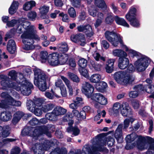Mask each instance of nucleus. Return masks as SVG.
<instances>
[{
  "label": "nucleus",
  "instance_id": "nucleus-60",
  "mask_svg": "<svg viewBox=\"0 0 154 154\" xmlns=\"http://www.w3.org/2000/svg\"><path fill=\"white\" fill-rule=\"evenodd\" d=\"M59 15L62 17V20L63 22H68L69 21V17L66 14H64L63 13H60Z\"/></svg>",
  "mask_w": 154,
  "mask_h": 154
},
{
  "label": "nucleus",
  "instance_id": "nucleus-64",
  "mask_svg": "<svg viewBox=\"0 0 154 154\" xmlns=\"http://www.w3.org/2000/svg\"><path fill=\"white\" fill-rule=\"evenodd\" d=\"M147 154H154V144H151L147 152Z\"/></svg>",
  "mask_w": 154,
  "mask_h": 154
},
{
  "label": "nucleus",
  "instance_id": "nucleus-54",
  "mask_svg": "<svg viewBox=\"0 0 154 154\" xmlns=\"http://www.w3.org/2000/svg\"><path fill=\"white\" fill-rule=\"evenodd\" d=\"M11 95H13L14 96H18L19 95L16 91H12L9 94L7 92L2 93L1 96H11Z\"/></svg>",
  "mask_w": 154,
  "mask_h": 154
},
{
  "label": "nucleus",
  "instance_id": "nucleus-50",
  "mask_svg": "<svg viewBox=\"0 0 154 154\" xmlns=\"http://www.w3.org/2000/svg\"><path fill=\"white\" fill-rule=\"evenodd\" d=\"M19 20H12L11 21H9L6 25L8 27H13L15 26H17L19 23Z\"/></svg>",
  "mask_w": 154,
  "mask_h": 154
},
{
  "label": "nucleus",
  "instance_id": "nucleus-43",
  "mask_svg": "<svg viewBox=\"0 0 154 154\" xmlns=\"http://www.w3.org/2000/svg\"><path fill=\"white\" fill-rule=\"evenodd\" d=\"M146 82L147 83L149 84L148 85V88L146 90V91L147 93H153L154 92V86L151 84L152 83V81L151 79H148L146 80Z\"/></svg>",
  "mask_w": 154,
  "mask_h": 154
},
{
  "label": "nucleus",
  "instance_id": "nucleus-39",
  "mask_svg": "<svg viewBox=\"0 0 154 154\" xmlns=\"http://www.w3.org/2000/svg\"><path fill=\"white\" fill-rule=\"evenodd\" d=\"M130 20H127L130 22V24L135 27H138L140 26V23L139 20L136 17L130 18Z\"/></svg>",
  "mask_w": 154,
  "mask_h": 154
},
{
  "label": "nucleus",
  "instance_id": "nucleus-26",
  "mask_svg": "<svg viewBox=\"0 0 154 154\" xmlns=\"http://www.w3.org/2000/svg\"><path fill=\"white\" fill-rule=\"evenodd\" d=\"M137 9L134 6L131 7L128 12L125 15V18L127 20H130V18L136 17V16Z\"/></svg>",
  "mask_w": 154,
  "mask_h": 154
},
{
  "label": "nucleus",
  "instance_id": "nucleus-34",
  "mask_svg": "<svg viewBox=\"0 0 154 154\" xmlns=\"http://www.w3.org/2000/svg\"><path fill=\"white\" fill-rule=\"evenodd\" d=\"M7 104L15 106H19L21 105V102L19 101L14 100L12 97H8L6 100Z\"/></svg>",
  "mask_w": 154,
  "mask_h": 154
},
{
  "label": "nucleus",
  "instance_id": "nucleus-38",
  "mask_svg": "<svg viewBox=\"0 0 154 154\" xmlns=\"http://www.w3.org/2000/svg\"><path fill=\"white\" fill-rule=\"evenodd\" d=\"M35 2L32 0L27 2L23 5V9L26 11L30 10L35 6Z\"/></svg>",
  "mask_w": 154,
  "mask_h": 154
},
{
  "label": "nucleus",
  "instance_id": "nucleus-31",
  "mask_svg": "<svg viewBox=\"0 0 154 154\" xmlns=\"http://www.w3.org/2000/svg\"><path fill=\"white\" fill-rule=\"evenodd\" d=\"M72 113L75 117L78 118V120L86 118V114L84 111H81L79 113L78 111L74 109L72 111Z\"/></svg>",
  "mask_w": 154,
  "mask_h": 154
},
{
  "label": "nucleus",
  "instance_id": "nucleus-2",
  "mask_svg": "<svg viewBox=\"0 0 154 154\" xmlns=\"http://www.w3.org/2000/svg\"><path fill=\"white\" fill-rule=\"evenodd\" d=\"M49 127L43 126L35 128L32 127H28L24 129L22 131V134L23 136L29 135L33 138L36 139L40 135L45 134L49 137H51V134L48 132Z\"/></svg>",
  "mask_w": 154,
  "mask_h": 154
},
{
  "label": "nucleus",
  "instance_id": "nucleus-21",
  "mask_svg": "<svg viewBox=\"0 0 154 154\" xmlns=\"http://www.w3.org/2000/svg\"><path fill=\"white\" fill-rule=\"evenodd\" d=\"M125 51L128 52V54L130 57L133 58L136 57L137 58L140 56L142 54L136 51L129 49L126 46H125Z\"/></svg>",
  "mask_w": 154,
  "mask_h": 154
},
{
  "label": "nucleus",
  "instance_id": "nucleus-16",
  "mask_svg": "<svg viewBox=\"0 0 154 154\" xmlns=\"http://www.w3.org/2000/svg\"><path fill=\"white\" fill-rule=\"evenodd\" d=\"M70 38L72 41L75 43L79 42V44L82 46H83L85 44V38L82 34L72 35Z\"/></svg>",
  "mask_w": 154,
  "mask_h": 154
},
{
  "label": "nucleus",
  "instance_id": "nucleus-49",
  "mask_svg": "<svg viewBox=\"0 0 154 154\" xmlns=\"http://www.w3.org/2000/svg\"><path fill=\"white\" fill-rule=\"evenodd\" d=\"M54 105L52 103H49L44 105L42 107V111L46 112L52 110L54 107Z\"/></svg>",
  "mask_w": 154,
  "mask_h": 154
},
{
  "label": "nucleus",
  "instance_id": "nucleus-27",
  "mask_svg": "<svg viewBox=\"0 0 154 154\" xmlns=\"http://www.w3.org/2000/svg\"><path fill=\"white\" fill-rule=\"evenodd\" d=\"M112 54L114 56L119 58L128 56L127 54L122 49H116L113 50Z\"/></svg>",
  "mask_w": 154,
  "mask_h": 154
},
{
  "label": "nucleus",
  "instance_id": "nucleus-45",
  "mask_svg": "<svg viewBox=\"0 0 154 154\" xmlns=\"http://www.w3.org/2000/svg\"><path fill=\"white\" fill-rule=\"evenodd\" d=\"M15 140L14 139L5 138L0 141V149L5 146L9 142H13Z\"/></svg>",
  "mask_w": 154,
  "mask_h": 154
},
{
  "label": "nucleus",
  "instance_id": "nucleus-35",
  "mask_svg": "<svg viewBox=\"0 0 154 154\" xmlns=\"http://www.w3.org/2000/svg\"><path fill=\"white\" fill-rule=\"evenodd\" d=\"M107 86V85L106 83L101 82L96 84L95 88L98 91L103 92L105 91Z\"/></svg>",
  "mask_w": 154,
  "mask_h": 154
},
{
  "label": "nucleus",
  "instance_id": "nucleus-53",
  "mask_svg": "<svg viewBox=\"0 0 154 154\" xmlns=\"http://www.w3.org/2000/svg\"><path fill=\"white\" fill-rule=\"evenodd\" d=\"M8 75L10 77L12 80L15 81L17 79V74L15 71L12 70L9 72Z\"/></svg>",
  "mask_w": 154,
  "mask_h": 154
},
{
  "label": "nucleus",
  "instance_id": "nucleus-3",
  "mask_svg": "<svg viewBox=\"0 0 154 154\" xmlns=\"http://www.w3.org/2000/svg\"><path fill=\"white\" fill-rule=\"evenodd\" d=\"M34 84L39 90L45 91L47 89L46 80L48 77L45 73L40 69L35 67L33 68Z\"/></svg>",
  "mask_w": 154,
  "mask_h": 154
},
{
  "label": "nucleus",
  "instance_id": "nucleus-42",
  "mask_svg": "<svg viewBox=\"0 0 154 154\" xmlns=\"http://www.w3.org/2000/svg\"><path fill=\"white\" fill-rule=\"evenodd\" d=\"M140 136H137L135 133H132L131 134L128 135L126 138L127 142H131L134 141L135 140L137 141L138 140V137Z\"/></svg>",
  "mask_w": 154,
  "mask_h": 154
},
{
  "label": "nucleus",
  "instance_id": "nucleus-20",
  "mask_svg": "<svg viewBox=\"0 0 154 154\" xmlns=\"http://www.w3.org/2000/svg\"><path fill=\"white\" fill-rule=\"evenodd\" d=\"M7 49L11 54L15 53L16 48L15 42L14 40L11 39L9 41L7 45Z\"/></svg>",
  "mask_w": 154,
  "mask_h": 154
},
{
  "label": "nucleus",
  "instance_id": "nucleus-58",
  "mask_svg": "<svg viewBox=\"0 0 154 154\" xmlns=\"http://www.w3.org/2000/svg\"><path fill=\"white\" fill-rule=\"evenodd\" d=\"M37 15L36 12L34 11L30 12L28 14L27 16L30 20L34 21Z\"/></svg>",
  "mask_w": 154,
  "mask_h": 154
},
{
  "label": "nucleus",
  "instance_id": "nucleus-11",
  "mask_svg": "<svg viewBox=\"0 0 154 154\" xmlns=\"http://www.w3.org/2000/svg\"><path fill=\"white\" fill-rule=\"evenodd\" d=\"M107 141L108 145L111 146L113 145L115 142V140L113 137L109 136L106 139H104L101 140L100 141V145L98 146V147L97 146L94 148L93 151L94 152V153L97 151L107 152L108 150L106 148L103 146L106 145Z\"/></svg>",
  "mask_w": 154,
  "mask_h": 154
},
{
  "label": "nucleus",
  "instance_id": "nucleus-62",
  "mask_svg": "<svg viewBox=\"0 0 154 154\" xmlns=\"http://www.w3.org/2000/svg\"><path fill=\"white\" fill-rule=\"evenodd\" d=\"M56 116L54 113H53V112L51 113H47L45 115L46 118L48 119L51 120H52L55 119Z\"/></svg>",
  "mask_w": 154,
  "mask_h": 154
},
{
  "label": "nucleus",
  "instance_id": "nucleus-22",
  "mask_svg": "<svg viewBox=\"0 0 154 154\" xmlns=\"http://www.w3.org/2000/svg\"><path fill=\"white\" fill-rule=\"evenodd\" d=\"M115 61L114 59H110L108 60L105 69L106 72L108 73H111L113 70L114 64Z\"/></svg>",
  "mask_w": 154,
  "mask_h": 154
},
{
  "label": "nucleus",
  "instance_id": "nucleus-59",
  "mask_svg": "<svg viewBox=\"0 0 154 154\" xmlns=\"http://www.w3.org/2000/svg\"><path fill=\"white\" fill-rule=\"evenodd\" d=\"M68 13L69 16L72 18H74L76 16L75 11L73 7H71L68 10Z\"/></svg>",
  "mask_w": 154,
  "mask_h": 154
},
{
  "label": "nucleus",
  "instance_id": "nucleus-29",
  "mask_svg": "<svg viewBox=\"0 0 154 154\" xmlns=\"http://www.w3.org/2000/svg\"><path fill=\"white\" fill-rule=\"evenodd\" d=\"M135 91L130 92L129 93V96H137L139 95L138 91H143L144 89L142 85L140 84L135 86L134 87Z\"/></svg>",
  "mask_w": 154,
  "mask_h": 154
},
{
  "label": "nucleus",
  "instance_id": "nucleus-41",
  "mask_svg": "<svg viewBox=\"0 0 154 154\" xmlns=\"http://www.w3.org/2000/svg\"><path fill=\"white\" fill-rule=\"evenodd\" d=\"M57 48L60 51L63 52H67L68 50L67 45L65 42H62L58 44Z\"/></svg>",
  "mask_w": 154,
  "mask_h": 154
},
{
  "label": "nucleus",
  "instance_id": "nucleus-19",
  "mask_svg": "<svg viewBox=\"0 0 154 154\" xmlns=\"http://www.w3.org/2000/svg\"><path fill=\"white\" fill-rule=\"evenodd\" d=\"M127 57H124L119 58L118 66L119 69H124L129 65V60Z\"/></svg>",
  "mask_w": 154,
  "mask_h": 154
},
{
  "label": "nucleus",
  "instance_id": "nucleus-4",
  "mask_svg": "<svg viewBox=\"0 0 154 154\" xmlns=\"http://www.w3.org/2000/svg\"><path fill=\"white\" fill-rule=\"evenodd\" d=\"M68 59V56L66 54L54 53L48 56V61L51 66H55L65 64Z\"/></svg>",
  "mask_w": 154,
  "mask_h": 154
},
{
  "label": "nucleus",
  "instance_id": "nucleus-28",
  "mask_svg": "<svg viewBox=\"0 0 154 154\" xmlns=\"http://www.w3.org/2000/svg\"><path fill=\"white\" fill-rule=\"evenodd\" d=\"M19 5L18 2L14 1L8 9V12L9 14H14L18 9Z\"/></svg>",
  "mask_w": 154,
  "mask_h": 154
},
{
  "label": "nucleus",
  "instance_id": "nucleus-7",
  "mask_svg": "<svg viewBox=\"0 0 154 154\" xmlns=\"http://www.w3.org/2000/svg\"><path fill=\"white\" fill-rule=\"evenodd\" d=\"M114 77L118 83L121 84L131 83L134 79L131 74L125 71H119L115 72L114 75Z\"/></svg>",
  "mask_w": 154,
  "mask_h": 154
},
{
  "label": "nucleus",
  "instance_id": "nucleus-15",
  "mask_svg": "<svg viewBox=\"0 0 154 154\" xmlns=\"http://www.w3.org/2000/svg\"><path fill=\"white\" fill-rule=\"evenodd\" d=\"M138 140L134 143V146H136L137 148L140 150H143L146 149L149 145L148 142L144 141L143 138L141 136H139L137 138Z\"/></svg>",
  "mask_w": 154,
  "mask_h": 154
},
{
  "label": "nucleus",
  "instance_id": "nucleus-6",
  "mask_svg": "<svg viewBox=\"0 0 154 154\" xmlns=\"http://www.w3.org/2000/svg\"><path fill=\"white\" fill-rule=\"evenodd\" d=\"M19 75L20 79H23L21 84H18L13 81L12 82L14 83V85L15 84H17V87L20 88V89L19 91H20L23 95L28 96L31 93V89L33 88V85L31 82L24 78V75L23 73H20Z\"/></svg>",
  "mask_w": 154,
  "mask_h": 154
},
{
  "label": "nucleus",
  "instance_id": "nucleus-14",
  "mask_svg": "<svg viewBox=\"0 0 154 154\" xmlns=\"http://www.w3.org/2000/svg\"><path fill=\"white\" fill-rule=\"evenodd\" d=\"M94 91V87L89 83L85 82L83 84L82 92L87 96L91 95L93 92Z\"/></svg>",
  "mask_w": 154,
  "mask_h": 154
},
{
  "label": "nucleus",
  "instance_id": "nucleus-5",
  "mask_svg": "<svg viewBox=\"0 0 154 154\" xmlns=\"http://www.w3.org/2000/svg\"><path fill=\"white\" fill-rule=\"evenodd\" d=\"M45 100L42 98H38L34 100L33 101L31 100H28L26 103L28 109L37 116H39L42 113V107H41Z\"/></svg>",
  "mask_w": 154,
  "mask_h": 154
},
{
  "label": "nucleus",
  "instance_id": "nucleus-48",
  "mask_svg": "<svg viewBox=\"0 0 154 154\" xmlns=\"http://www.w3.org/2000/svg\"><path fill=\"white\" fill-rule=\"evenodd\" d=\"M48 52L46 51H42L41 52L40 57L41 61L42 63H45L46 61L47 58H48Z\"/></svg>",
  "mask_w": 154,
  "mask_h": 154
},
{
  "label": "nucleus",
  "instance_id": "nucleus-63",
  "mask_svg": "<svg viewBox=\"0 0 154 154\" xmlns=\"http://www.w3.org/2000/svg\"><path fill=\"white\" fill-rule=\"evenodd\" d=\"M74 102L79 105L84 104V103L83 102V99L81 97H76L75 99L74 100Z\"/></svg>",
  "mask_w": 154,
  "mask_h": 154
},
{
  "label": "nucleus",
  "instance_id": "nucleus-47",
  "mask_svg": "<svg viewBox=\"0 0 154 154\" xmlns=\"http://www.w3.org/2000/svg\"><path fill=\"white\" fill-rule=\"evenodd\" d=\"M16 33L15 29L14 28H13L11 29V30L7 32L5 35V39L6 41L8 38H12L14 36V34Z\"/></svg>",
  "mask_w": 154,
  "mask_h": 154
},
{
  "label": "nucleus",
  "instance_id": "nucleus-33",
  "mask_svg": "<svg viewBox=\"0 0 154 154\" xmlns=\"http://www.w3.org/2000/svg\"><path fill=\"white\" fill-rule=\"evenodd\" d=\"M10 128L8 125H5L3 127L0 126V132L1 133V136L5 137L8 136L10 133Z\"/></svg>",
  "mask_w": 154,
  "mask_h": 154
},
{
  "label": "nucleus",
  "instance_id": "nucleus-10",
  "mask_svg": "<svg viewBox=\"0 0 154 154\" xmlns=\"http://www.w3.org/2000/svg\"><path fill=\"white\" fill-rule=\"evenodd\" d=\"M43 144L36 143L32 146L31 150L34 154H44V150H48L50 147V143L48 140H45Z\"/></svg>",
  "mask_w": 154,
  "mask_h": 154
},
{
  "label": "nucleus",
  "instance_id": "nucleus-17",
  "mask_svg": "<svg viewBox=\"0 0 154 154\" xmlns=\"http://www.w3.org/2000/svg\"><path fill=\"white\" fill-rule=\"evenodd\" d=\"M120 112L123 116L127 117L131 113V109L128 103H124L122 104Z\"/></svg>",
  "mask_w": 154,
  "mask_h": 154
},
{
  "label": "nucleus",
  "instance_id": "nucleus-23",
  "mask_svg": "<svg viewBox=\"0 0 154 154\" xmlns=\"http://www.w3.org/2000/svg\"><path fill=\"white\" fill-rule=\"evenodd\" d=\"M88 98H91V99L97 102L102 105H106L107 103V99L105 97H88Z\"/></svg>",
  "mask_w": 154,
  "mask_h": 154
},
{
  "label": "nucleus",
  "instance_id": "nucleus-40",
  "mask_svg": "<svg viewBox=\"0 0 154 154\" xmlns=\"http://www.w3.org/2000/svg\"><path fill=\"white\" fill-rule=\"evenodd\" d=\"M121 105L122 104L119 102H116L114 103L111 109L112 112L115 114H118L120 110Z\"/></svg>",
  "mask_w": 154,
  "mask_h": 154
},
{
  "label": "nucleus",
  "instance_id": "nucleus-25",
  "mask_svg": "<svg viewBox=\"0 0 154 154\" xmlns=\"http://www.w3.org/2000/svg\"><path fill=\"white\" fill-rule=\"evenodd\" d=\"M114 20L117 24L127 28L129 27V25L124 18L116 16L114 17Z\"/></svg>",
  "mask_w": 154,
  "mask_h": 154
},
{
  "label": "nucleus",
  "instance_id": "nucleus-56",
  "mask_svg": "<svg viewBox=\"0 0 154 154\" xmlns=\"http://www.w3.org/2000/svg\"><path fill=\"white\" fill-rule=\"evenodd\" d=\"M69 76L73 82H79V78L75 74L72 73H69Z\"/></svg>",
  "mask_w": 154,
  "mask_h": 154
},
{
  "label": "nucleus",
  "instance_id": "nucleus-51",
  "mask_svg": "<svg viewBox=\"0 0 154 154\" xmlns=\"http://www.w3.org/2000/svg\"><path fill=\"white\" fill-rule=\"evenodd\" d=\"M114 20V17H113L112 14H108L105 19V21L106 23L108 24H111L112 23Z\"/></svg>",
  "mask_w": 154,
  "mask_h": 154
},
{
  "label": "nucleus",
  "instance_id": "nucleus-13",
  "mask_svg": "<svg viewBox=\"0 0 154 154\" xmlns=\"http://www.w3.org/2000/svg\"><path fill=\"white\" fill-rule=\"evenodd\" d=\"M77 29L79 32L85 33L88 37H91L93 35L92 28L89 25L79 26L77 27Z\"/></svg>",
  "mask_w": 154,
  "mask_h": 154
},
{
  "label": "nucleus",
  "instance_id": "nucleus-1",
  "mask_svg": "<svg viewBox=\"0 0 154 154\" xmlns=\"http://www.w3.org/2000/svg\"><path fill=\"white\" fill-rule=\"evenodd\" d=\"M19 23L17 28L15 29L16 32L21 34L23 33L21 36L23 38L22 42L24 45L23 47L26 50H31L34 48L33 45L34 40L39 41L40 38L37 34V31L34 28L30 26V23L28 22L26 18H21L19 19Z\"/></svg>",
  "mask_w": 154,
  "mask_h": 154
},
{
  "label": "nucleus",
  "instance_id": "nucleus-52",
  "mask_svg": "<svg viewBox=\"0 0 154 154\" xmlns=\"http://www.w3.org/2000/svg\"><path fill=\"white\" fill-rule=\"evenodd\" d=\"M78 65L80 68H85L87 65V60L85 59L82 58L78 61Z\"/></svg>",
  "mask_w": 154,
  "mask_h": 154
},
{
  "label": "nucleus",
  "instance_id": "nucleus-55",
  "mask_svg": "<svg viewBox=\"0 0 154 154\" xmlns=\"http://www.w3.org/2000/svg\"><path fill=\"white\" fill-rule=\"evenodd\" d=\"M79 70L82 75L86 78L88 77L89 75L88 71L85 68H79Z\"/></svg>",
  "mask_w": 154,
  "mask_h": 154
},
{
  "label": "nucleus",
  "instance_id": "nucleus-57",
  "mask_svg": "<svg viewBox=\"0 0 154 154\" xmlns=\"http://www.w3.org/2000/svg\"><path fill=\"white\" fill-rule=\"evenodd\" d=\"M93 57L97 61L101 60L103 61H105V58L103 57H101L100 54L97 52H94L93 55Z\"/></svg>",
  "mask_w": 154,
  "mask_h": 154
},
{
  "label": "nucleus",
  "instance_id": "nucleus-18",
  "mask_svg": "<svg viewBox=\"0 0 154 154\" xmlns=\"http://www.w3.org/2000/svg\"><path fill=\"white\" fill-rule=\"evenodd\" d=\"M123 125L120 124L118 125L114 134V136L118 143H121L123 141Z\"/></svg>",
  "mask_w": 154,
  "mask_h": 154
},
{
  "label": "nucleus",
  "instance_id": "nucleus-32",
  "mask_svg": "<svg viewBox=\"0 0 154 154\" xmlns=\"http://www.w3.org/2000/svg\"><path fill=\"white\" fill-rule=\"evenodd\" d=\"M49 7L44 5L39 8L41 18L45 19L47 17V14L49 11Z\"/></svg>",
  "mask_w": 154,
  "mask_h": 154
},
{
  "label": "nucleus",
  "instance_id": "nucleus-36",
  "mask_svg": "<svg viewBox=\"0 0 154 154\" xmlns=\"http://www.w3.org/2000/svg\"><path fill=\"white\" fill-rule=\"evenodd\" d=\"M95 5L97 7L103 9H106L107 5L104 0H94Z\"/></svg>",
  "mask_w": 154,
  "mask_h": 154
},
{
  "label": "nucleus",
  "instance_id": "nucleus-37",
  "mask_svg": "<svg viewBox=\"0 0 154 154\" xmlns=\"http://www.w3.org/2000/svg\"><path fill=\"white\" fill-rule=\"evenodd\" d=\"M66 112V109L60 107H57L54 109L53 111V113H54L56 116H57L63 115Z\"/></svg>",
  "mask_w": 154,
  "mask_h": 154
},
{
  "label": "nucleus",
  "instance_id": "nucleus-61",
  "mask_svg": "<svg viewBox=\"0 0 154 154\" xmlns=\"http://www.w3.org/2000/svg\"><path fill=\"white\" fill-rule=\"evenodd\" d=\"M81 0H70L72 5L73 6L78 8L81 5Z\"/></svg>",
  "mask_w": 154,
  "mask_h": 154
},
{
  "label": "nucleus",
  "instance_id": "nucleus-24",
  "mask_svg": "<svg viewBox=\"0 0 154 154\" xmlns=\"http://www.w3.org/2000/svg\"><path fill=\"white\" fill-rule=\"evenodd\" d=\"M11 118V114L8 111L3 112L0 115V119L3 121H8L10 120Z\"/></svg>",
  "mask_w": 154,
  "mask_h": 154
},
{
  "label": "nucleus",
  "instance_id": "nucleus-12",
  "mask_svg": "<svg viewBox=\"0 0 154 154\" xmlns=\"http://www.w3.org/2000/svg\"><path fill=\"white\" fill-rule=\"evenodd\" d=\"M0 79H2L1 83L3 89H6L8 88H12L17 91L20 89L19 87L17 86V84H15L14 85V83L12 81L9 80V78L7 76L3 75H0Z\"/></svg>",
  "mask_w": 154,
  "mask_h": 154
},
{
  "label": "nucleus",
  "instance_id": "nucleus-44",
  "mask_svg": "<svg viewBox=\"0 0 154 154\" xmlns=\"http://www.w3.org/2000/svg\"><path fill=\"white\" fill-rule=\"evenodd\" d=\"M101 79V75L98 74H94L90 78V81L93 83H97Z\"/></svg>",
  "mask_w": 154,
  "mask_h": 154
},
{
  "label": "nucleus",
  "instance_id": "nucleus-9",
  "mask_svg": "<svg viewBox=\"0 0 154 154\" xmlns=\"http://www.w3.org/2000/svg\"><path fill=\"white\" fill-rule=\"evenodd\" d=\"M105 36L106 39L115 47L117 46L119 43H122V37L114 31H106Z\"/></svg>",
  "mask_w": 154,
  "mask_h": 154
},
{
  "label": "nucleus",
  "instance_id": "nucleus-46",
  "mask_svg": "<svg viewBox=\"0 0 154 154\" xmlns=\"http://www.w3.org/2000/svg\"><path fill=\"white\" fill-rule=\"evenodd\" d=\"M88 11L90 15L93 17H96L98 12L97 8L94 6L89 8L88 10Z\"/></svg>",
  "mask_w": 154,
  "mask_h": 154
},
{
  "label": "nucleus",
  "instance_id": "nucleus-8",
  "mask_svg": "<svg viewBox=\"0 0 154 154\" xmlns=\"http://www.w3.org/2000/svg\"><path fill=\"white\" fill-rule=\"evenodd\" d=\"M151 62V60L147 56L142 55L134 62V66L138 72L145 71L148 67Z\"/></svg>",
  "mask_w": 154,
  "mask_h": 154
},
{
  "label": "nucleus",
  "instance_id": "nucleus-30",
  "mask_svg": "<svg viewBox=\"0 0 154 154\" xmlns=\"http://www.w3.org/2000/svg\"><path fill=\"white\" fill-rule=\"evenodd\" d=\"M60 78L64 82L68 89L69 95L72 96L73 95V89L70 81L67 78L63 76H61Z\"/></svg>",
  "mask_w": 154,
  "mask_h": 154
}]
</instances>
